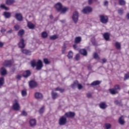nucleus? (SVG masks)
<instances>
[{"label": "nucleus", "mask_w": 129, "mask_h": 129, "mask_svg": "<svg viewBox=\"0 0 129 129\" xmlns=\"http://www.w3.org/2000/svg\"><path fill=\"white\" fill-rule=\"evenodd\" d=\"M31 65L33 68L36 67V69L37 71L41 70L43 66V62L42 60H41V59H39L37 62L36 61V60L33 59L31 61Z\"/></svg>", "instance_id": "1"}, {"label": "nucleus", "mask_w": 129, "mask_h": 129, "mask_svg": "<svg viewBox=\"0 0 129 129\" xmlns=\"http://www.w3.org/2000/svg\"><path fill=\"white\" fill-rule=\"evenodd\" d=\"M120 90V85H115L113 88L109 89V91L111 94L112 95H115V94H117L118 91Z\"/></svg>", "instance_id": "2"}, {"label": "nucleus", "mask_w": 129, "mask_h": 129, "mask_svg": "<svg viewBox=\"0 0 129 129\" xmlns=\"http://www.w3.org/2000/svg\"><path fill=\"white\" fill-rule=\"evenodd\" d=\"M100 21L102 24H107L108 23V17L106 15H101L99 16Z\"/></svg>", "instance_id": "3"}, {"label": "nucleus", "mask_w": 129, "mask_h": 129, "mask_svg": "<svg viewBox=\"0 0 129 129\" xmlns=\"http://www.w3.org/2000/svg\"><path fill=\"white\" fill-rule=\"evenodd\" d=\"M79 18V13L77 11H75L73 13V16L72 17V19L75 23V24H76L77 22H78V19Z\"/></svg>", "instance_id": "4"}, {"label": "nucleus", "mask_w": 129, "mask_h": 129, "mask_svg": "<svg viewBox=\"0 0 129 129\" xmlns=\"http://www.w3.org/2000/svg\"><path fill=\"white\" fill-rule=\"evenodd\" d=\"M58 123L59 125H64L67 123V118L65 116L60 117L59 119Z\"/></svg>", "instance_id": "5"}, {"label": "nucleus", "mask_w": 129, "mask_h": 129, "mask_svg": "<svg viewBox=\"0 0 129 129\" xmlns=\"http://www.w3.org/2000/svg\"><path fill=\"white\" fill-rule=\"evenodd\" d=\"M82 12L83 14H89V13L92 12V8L89 6H87L82 10Z\"/></svg>", "instance_id": "6"}, {"label": "nucleus", "mask_w": 129, "mask_h": 129, "mask_svg": "<svg viewBox=\"0 0 129 129\" xmlns=\"http://www.w3.org/2000/svg\"><path fill=\"white\" fill-rule=\"evenodd\" d=\"M13 109L14 110H20V104H19V102L17 99L15 100V103L13 105Z\"/></svg>", "instance_id": "7"}, {"label": "nucleus", "mask_w": 129, "mask_h": 129, "mask_svg": "<svg viewBox=\"0 0 129 129\" xmlns=\"http://www.w3.org/2000/svg\"><path fill=\"white\" fill-rule=\"evenodd\" d=\"M18 46L21 49H24L26 47V43H25V39L24 38L20 39Z\"/></svg>", "instance_id": "8"}, {"label": "nucleus", "mask_w": 129, "mask_h": 129, "mask_svg": "<svg viewBox=\"0 0 129 129\" xmlns=\"http://www.w3.org/2000/svg\"><path fill=\"white\" fill-rule=\"evenodd\" d=\"M64 116H66V117L72 118L75 116V112L71 111L66 112L64 114Z\"/></svg>", "instance_id": "9"}, {"label": "nucleus", "mask_w": 129, "mask_h": 129, "mask_svg": "<svg viewBox=\"0 0 129 129\" xmlns=\"http://www.w3.org/2000/svg\"><path fill=\"white\" fill-rule=\"evenodd\" d=\"M15 18L19 22H22L23 21V15L21 13H16Z\"/></svg>", "instance_id": "10"}, {"label": "nucleus", "mask_w": 129, "mask_h": 129, "mask_svg": "<svg viewBox=\"0 0 129 129\" xmlns=\"http://www.w3.org/2000/svg\"><path fill=\"white\" fill-rule=\"evenodd\" d=\"M21 52H22L23 54H25V55H27L28 56H31V55H32V51L28 49H22Z\"/></svg>", "instance_id": "11"}, {"label": "nucleus", "mask_w": 129, "mask_h": 129, "mask_svg": "<svg viewBox=\"0 0 129 129\" xmlns=\"http://www.w3.org/2000/svg\"><path fill=\"white\" fill-rule=\"evenodd\" d=\"M29 124L31 127H35L37 124V121L35 119H32L30 120Z\"/></svg>", "instance_id": "12"}, {"label": "nucleus", "mask_w": 129, "mask_h": 129, "mask_svg": "<svg viewBox=\"0 0 129 129\" xmlns=\"http://www.w3.org/2000/svg\"><path fill=\"white\" fill-rule=\"evenodd\" d=\"M22 76L24 78H28V77L31 76V72L29 70H27L23 73Z\"/></svg>", "instance_id": "13"}, {"label": "nucleus", "mask_w": 129, "mask_h": 129, "mask_svg": "<svg viewBox=\"0 0 129 129\" xmlns=\"http://www.w3.org/2000/svg\"><path fill=\"white\" fill-rule=\"evenodd\" d=\"M118 122L121 125H124V123H125V121H124V119L123 118V116H121L118 120Z\"/></svg>", "instance_id": "14"}, {"label": "nucleus", "mask_w": 129, "mask_h": 129, "mask_svg": "<svg viewBox=\"0 0 129 129\" xmlns=\"http://www.w3.org/2000/svg\"><path fill=\"white\" fill-rule=\"evenodd\" d=\"M29 85L30 88H35V87H37V83L34 81H31L29 83Z\"/></svg>", "instance_id": "15"}, {"label": "nucleus", "mask_w": 129, "mask_h": 129, "mask_svg": "<svg viewBox=\"0 0 129 129\" xmlns=\"http://www.w3.org/2000/svg\"><path fill=\"white\" fill-rule=\"evenodd\" d=\"M35 98L36 99H43V94L39 92H36L35 93Z\"/></svg>", "instance_id": "16"}, {"label": "nucleus", "mask_w": 129, "mask_h": 129, "mask_svg": "<svg viewBox=\"0 0 129 129\" xmlns=\"http://www.w3.org/2000/svg\"><path fill=\"white\" fill-rule=\"evenodd\" d=\"M51 97L52 99L55 100L59 97V95L56 92H54L53 90L51 91Z\"/></svg>", "instance_id": "17"}, {"label": "nucleus", "mask_w": 129, "mask_h": 129, "mask_svg": "<svg viewBox=\"0 0 129 129\" xmlns=\"http://www.w3.org/2000/svg\"><path fill=\"white\" fill-rule=\"evenodd\" d=\"M3 65L6 67H10L12 66V60H6Z\"/></svg>", "instance_id": "18"}, {"label": "nucleus", "mask_w": 129, "mask_h": 129, "mask_svg": "<svg viewBox=\"0 0 129 129\" xmlns=\"http://www.w3.org/2000/svg\"><path fill=\"white\" fill-rule=\"evenodd\" d=\"M99 107L101 108V109H105L107 107V105H106L105 102H103L100 103Z\"/></svg>", "instance_id": "19"}, {"label": "nucleus", "mask_w": 129, "mask_h": 129, "mask_svg": "<svg viewBox=\"0 0 129 129\" xmlns=\"http://www.w3.org/2000/svg\"><path fill=\"white\" fill-rule=\"evenodd\" d=\"M62 7L63 6H62V4L61 3H57L55 5V8L58 12H60V11L62 10Z\"/></svg>", "instance_id": "20"}, {"label": "nucleus", "mask_w": 129, "mask_h": 129, "mask_svg": "<svg viewBox=\"0 0 129 129\" xmlns=\"http://www.w3.org/2000/svg\"><path fill=\"white\" fill-rule=\"evenodd\" d=\"M4 16L6 19H10L12 17V13L11 12H5L4 13Z\"/></svg>", "instance_id": "21"}, {"label": "nucleus", "mask_w": 129, "mask_h": 129, "mask_svg": "<svg viewBox=\"0 0 129 129\" xmlns=\"http://www.w3.org/2000/svg\"><path fill=\"white\" fill-rule=\"evenodd\" d=\"M0 72L1 75L4 76V75H7V70L4 67H2L0 70Z\"/></svg>", "instance_id": "22"}, {"label": "nucleus", "mask_w": 129, "mask_h": 129, "mask_svg": "<svg viewBox=\"0 0 129 129\" xmlns=\"http://www.w3.org/2000/svg\"><path fill=\"white\" fill-rule=\"evenodd\" d=\"M80 54L81 55H83V56H87V51L85 49H80L79 51Z\"/></svg>", "instance_id": "23"}, {"label": "nucleus", "mask_w": 129, "mask_h": 129, "mask_svg": "<svg viewBox=\"0 0 129 129\" xmlns=\"http://www.w3.org/2000/svg\"><path fill=\"white\" fill-rule=\"evenodd\" d=\"M101 83V81H95L93 82L91 84V86H96V85H99Z\"/></svg>", "instance_id": "24"}, {"label": "nucleus", "mask_w": 129, "mask_h": 129, "mask_svg": "<svg viewBox=\"0 0 129 129\" xmlns=\"http://www.w3.org/2000/svg\"><path fill=\"white\" fill-rule=\"evenodd\" d=\"M27 27L29 28V29L33 30V29L35 28V25H34V24L32 23L31 22H28L27 23Z\"/></svg>", "instance_id": "25"}, {"label": "nucleus", "mask_w": 129, "mask_h": 129, "mask_svg": "<svg viewBox=\"0 0 129 129\" xmlns=\"http://www.w3.org/2000/svg\"><path fill=\"white\" fill-rule=\"evenodd\" d=\"M15 0H6V4L7 6H12L13 4H15Z\"/></svg>", "instance_id": "26"}, {"label": "nucleus", "mask_w": 129, "mask_h": 129, "mask_svg": "<svg viewBox=\"0 0 129 129\" xmlns=\"http://www.w3.org/2000/svg\"><path fill=\"white\" fill-rule=\"evenodd\" d=\"M81 42V37L79 36L77 37L75 39V44H79Z\"/></svg>", "instance_id": "27"}, {"label": "nucleus", "mask_w": 129, "mask_h": 129, "mask_svg": "<svg viewBox=\"0 0 129 129\" xmlns=\"http://www.w3.org/2000/svg\"><path fill=\"white\" fill-rule=\"evenodd\" d=\"M45 111V106H42L41 108H40L38 112L40 114H43Z\"/></svg>", "instance_id": "28"}, {"label": "nucleus", "mask_w": 129, "mask_h": 129, "mask_svg": "<svg viewBox=\"0 0 129 129\" xmlns=\"http://www.w3.org/2000/svg\"><path fill=\"white\" fill-rule=\"evenodd\" d=\"M103 37L106 41H108V40H109V34H108V33H104Z\"/></svg>", "instance_id": "29"}, {"label": "nucleus", "mask_w": 129, "mask_h": 129, "mask_svg": "<svg viewBox=\"0 0 129 129\" xmlns=\"http://www.w3.org/2000/svg\"><path fill=\"white\" fill-rule=\"evenodd\" d=\"M94 59H96V60H100V57H99V55L97 52H94L93 55Z\"/></svg>", "instance_id": "30"}, {"label": "nucleus", "mask_w": 129, "mask_h": 129, "mask_svg": "<svg viewBox=\"0 0 129 129\" xmlns=\"http://www.w3.org/2000/svg\"><path fill=\"white\" fill-rule=\"evenodd\" d=\"M77 85H78V81H75L74 83L71 85V87L74 89L77 87Z\"/></svg>", "instance_id": "31"}, {"label": "nucleus", "mask_w": 129, "mask_h": 129, "mask_svg": "<svg viewBox=\"0 0 129 129\" xmlns=\"http://www.w3.org/2000/svg\"><path fill=\"white\" fill-rule=\"evenodd\" d=\"M24 34H25V30L23 29L20 30L18 33V36H20L21 38L23 37V35H24Z\"/></svg>", "instance_id": "32"}, {"label": "nucleus", "mask_w": 129, "mask_h": 129, "mask_svg": "<svg viewBox=\"0 0 129 129\" xmlns=\"http://www.w3.org/2000/svg\"><path fill=\"white\" fill-rule=\"evenodd\" d=\"M67 11H68V8L64 7L63 8V7H62L59 12H60V14H65Z\"/></svg>", "instance_id": "33"}, {"label": "nucleus", "mask_w": 129, "mask_h": 129, "mask_svg": "<svg viewBox=\"0 0 129 129\" xmlns=\"http://www.w3.org/2000/svg\"><path fill=\"white\" fill-rule=\"evenodd\" d=\"M41 37L43 39H46L48 37V33L46 31H44L41 33Z\"/></svg>", "instance_id": "34"}, {"label": "nucleus", "mask_w": 129, "mask_h": 129, "mask_svg": "<svg viewBox=\"0 0 129 129\" xmlns=\"http://www.w3.org/2000/svg\"><path fill=\"white\" fill-rule=\"evenodd\" d=\"M114 103L116 104V105H118L119 106H121L122 105V103H121V101H118L117 100H115L114 101Z\"/></svg>", "instance_id": "35"}, {"label": "nucleus", "mask_w": 129, "mask_h": 129, "mask_svg": "<svg viewBox=\"0 0 129 129\" xmlns=\"http://www.w3.org/2000/svg\"><path fill=\"white\" fill-rule=\"evenodd\" d=\"M118 3L120 6H125V4H126L124 0H119Z\"/></svg>", "instance_id": "36"}, {"label": "nucleus", "mask_w": 129, "mask_h": 129, "mask_svg": "<svg viewBox=\"0 0 129 129\" xmlns=\"http://www.w3.org/2000/svg\"><path fill=\"white\" fill-rule=\"evenodd\" d=\"M115 46L116 49H117V50L120 49L121 45H120V43L119 42H116L115 43Z\"/></svg>", "instance_id": "37"}, {"label": "nucleus", "mask_w": 129, "mask_h": 129, "mask_svg": "<svg viewBox=\"0 0 129 129\" xmlns=\"http://www.w3.org/2000/svg\"><path fill=\"white\" fill-rule=\"evenodd\" d=\"M68 57L69 59H72L73 58V52L72 51H69Z\"/></svg>", "instance_id": "38"}, {"label": "nucleus", "mask_w": 129, "mask_h": 129, "mask_svg": "<svg viewBox=\"0 0 129 129\" xmlns=\"http://www.w3.org/2000/svg\"><path fill=\"white\" fill-rule=\"evenodd\" d=\"M64 90H65L64 89H62V88H59V87H57V88L54 89L55 91H60L61 93L62 92H64Z\"/></svg>", "instance_id": "39"}, {"label": "nucleus", "mask_w": 129, "mask_h": 129, "mask_svg": "<svg viewBox=\"0 0 129 129\" xmlns=\"http://www.w3.org/2000/svg\"><path fill=\"white\" fill-rule=\"evenodd\" d=\"M50 40H56V39H58V36L57 35H52L49 37Z\"/></svg>", "instance_id": "40"}, {"label": "nucleus", "mask_w": 129, "mask_h": 129, "mask_svg": "<svg viewBox=\"0 0 129 129\" xmlns=\"http://www.w3.org/2000/svg\"><path fill=\"white\" fill-rule=\"evenodd\" d=\"M66 48H67V46H66V44H64L63 46L62 47V54H65V51H66Z\"/></svg>", "instance_id": "41"}, {"label": "nucleus", "mask_w": 129, "mask_h": 129, "mask_svg": "<svg viewBox=\"0 0 129 129\" xmlns=\"http://www.w3.org/2000/svg\"><path fill=\"white\" fill-rule=\"evenodd\" d=\"M0 8H1V9H4L6 11H9V10H10V8L9 7H7L5 5H1Z\"/></svg>", "instance_id": "42"}, {"label": "nucleus", "mask_w": 129, "mask_h": 129, "mask_svg": "<svg viewBox=\"0 0 129 129\" xmlns=\"http://www.w3.org/2000/svg\"><path fill=\"white\" fill-rule=\"evenodd\" d=\"M4 83H5V78L4 77L0 78V86L4 85Z\"/></svg>", "instance_id": "43"}, {"label": "nucleus", "mask_w": 129, "mask_h": 129, "mask_svg": "<svg viewBox=\"0 0 129 129\" xmlns=\"http://www.w3.org/2000/svg\"><path fill=\"white\" fill-rule=\"evenodd\" d=\"M105 129H110L111 127V124L109 123H105Z\"/></svg>", "instance_id": "44"}, {"label": "nucleus", "mask_w": 129, "mask_h": 129, "mask_svg": "<svg viewBox=\"0 0 129 129\" xmlns=\"http://www.w3.org/2000/svg\"><path fill=\"white\" fill-rule=\"evenodd\" d=\"M118 12V14L119 15H120V16H121V15H122L123 14V9H118L117 10Z\"/></svg>", "instance_id": "45"}, {"label": "nucleus", "mask_w": 129, "mask_h": 129, "mask_svg": "<svg viewBox=\"0 0 129 129\" xmlns=\"http://www.w3.org/2000/svg\"><path fill=\"white\" fill-rule=\"evenodd\" d=\"M43 62L44 63H45V64H46L47 65L50 64V61L47 58H44Z\"/></svg>", "instance_id": "46"}, {"label": "nucleus", "mask_w": 129, "mask_h": 129, "mask_svg": "<svg viewBox=\"0 0 129 129\" xmlns=\"http://www.w3.org/2000/svg\"><path fill=\"white\" fill-rule=\"evenodd\" d=\"M21 94L22 96H27V91L26 90H22L21 91Z\"/></svg>", "instance_id": "47"}, {"label": "nucleus", "mask_w": 129, "mask_h": 129, "mask_svg": "<svg viewBox=\"0 0 129 129\" xmlns=\"http://www.w3.org/2000/svg\"><path fill=\"white\" fill-rule=\"evenodd\" d=\"M14 29L15 31H19L20 30V25H16L14 26Z\"/></svg>", "instance_id": "48"}, {"label": "nucleus", "mask_w": 129, "mask_h": 129, "mask_svg": "<svg viewBox=\"0 0 129 129\" xmlns=\"http://www.w3.org/2000/svg\"><path fill=\"white\" fill-rule=\"evenodd\" d=\"M124 80H126V79H128L129 78V72L127 73L124 75Z\"/></svg>", "instance_id": "49"}, {"label": "nucleus", "mask_w": 129, "mask_h": 129, "mask_svg": "<svg viewBox=\"0 0 129 129\" xmlns=\"http://www.w3.org/2000/svg\"><path fill=\"white\" fill-rule=\"evenodd\" d=\"M21 115H24V116H27L28 113L25 111H22L21 113Z\"/></svg>", "instance_id": "50"}, {"label": "nucleus", "mask_w": 129, "mask_h": 129, "mask_svg": "<svg viewBox=\"0 0 129 129\" xmlns=\"http://www.w3.org/2000/svg\"><path fill=\"white\" fill-rule=\"evenodd\" d=\"M75 59L77 61H78L80 59V55L79 54H77L75 56Z\"/></svg>", "instance_id": "51"}, {"label": "nucleus", "mask_w": 129, "mask_h": 129, "mask_svg": "<svg viewBox=\"0 0 129 129\" xmlns=\"http://www.w3.org/2000/svg\"><path fill=\"white\" fill-rule=\"evenodd\" d=\"M6 31H7V30H6V29L2 27V28H1V33H2V34H5V32Z\"/></svg>", "instance_id": "52"}, {"label": "nucleus", "mask_w": 129, "mask_h": 129, "mask_svg": "<svg viewBox=\"0 0 129 129\" xmlns=\"http://www.w3.org/2000/svg\"><path fill=\"white\" fill-rule=\"evenodd\" d=\"M77 86H78V89H82V88H83V86H82L81 84H79V83H78Z\"/></svg>", "instance_id": "53"}, {"label": "nucleus", "mask_w": 129, "mask_h": 129, "mask_svg": "<svg viewBox=\"0 0 129 129\" xmlns=\"http://www.w3.org/2000/svg\"><path fill=\"white\" fill-rule=\"evenodd\" d=\"M92 96V95H91V93H89L87 94V97H88V98H91Z\"/></svg>", "instance_id": "54"}, {"label": "nucleus", "mask_w": 129, "mask_h": 129, "mask_svg": "<svg viewBox=\"0 0 129 129\" xmlns=\"http://www.w3.org/2000/svg\"><path fill=\"white\" fill-rule=\"evenodd\" d=\"M104 6L105 7H107V6H108V1H105L104 2Z\"/></svg>", "instance_id": "55"}, {"label": "nucleus", "mask_w": 129, "mask_h": 129, "mask_svg": "<svg viewBox=\"0 0 129 129\" xmlns=\"http://www.w3.org/2000/svg\"><path fill=\"white\" fill-rule=\"evenodd\" d=\"M16 78L18 79L19 80H20L21 78H22V75H18L16 76Z\"/></svg>", "instance_id": "56"}, {"label": "nucleus", "mask_w": 129, "mask_h": 129, "mask_svg": "<svg viewBox=\"0 0 129 129\" xmlns=\"http://www.w3.org/2000/svg\"><path fill=\"white\" fill-rule=\"evenodd\" d=\"M93 3V0H89L88 1V4L89 5H92V4Z\"/></svg>", "instance_id": "57"}, {"label": "nucleus", "mask_w": 129, "mask_h": 129, "mask_svg": "<svg viewBox=\"0 0 129 129\" xmlns=\"http://www.w3.org/2000/svg\"><path fill=\"white\" fill-rule=\"evenodd\" d=\"M88 69L89 70H91V69H92V66L90 65V64H89L88 66Z\"/></svg>", "instance_id": "58"}, {"label": "nucleus", "mask_w": 129, "mask_h": 129, "mask_svg": "<svg viewBox=\"0 0 129 129\" xmlns=\"http://www.w3.org/2000/svg\"><path fill=\"white\" fill-rule=\"evenodd\" d=\"M12 33H13V30L12 29H10L7 32V34H12Z\"/></svg>", "instance_id": "59"}, {"label": "nucleus", "mask_w": 129, "mask_h": 129, "mask_svg": "<svg viewBox=\"0 0 129 129\" xmlns=\"http://www.w3.org/2000/svg\"><path fill=\"white\" fill-rule=\"evenodd\" d=\"M102 61H103V63H106V59L105 58H103Z\"/></svg>", "instance_id": "60"}, {"label": "nucleus", "mask_w": 129, "mask_h": 129, "mask_svg": "<svg viewBox=\"0 0 129 129\" xmlns=\"http://www.w3.org/2000/svg\"><path fill=\"white\" fill-rule=\"evenodd\" d=\"M3 46H4V43L3 42H0V48L3 47Z\"/></svg>", "instance_id": "61"}, {"label": "nucleus", "mask_w": 129, "mask_h": 129, "mask_svg": "<svg viewBox=\"0 0 129 129\" xmlns=\"http://www.w3.org/2000/svg\"><path fill=\"white\" fill-rule=\"evenodd\" d=\"M126 18H127V20H129V13L126 14Z\"/></svg>", "instance_id": "62"}, {"label": "nucleus", "mask_w": 129, "mask_h": 129, "mask_svg": "<svg viewBox=\"0 0 129 129\" xmlns=\"http://www.w3.org/2000/svg\"><path fill=\"white\" fill-rule=\"evenodd\" d=\"M73 48H75V49H77V45L74 44V45H73Z\"/></svg>", "instance_id": "63"}, {"label": "nucleus", "mask_w": 129, "mask_h": 129, "mask_svg": "<svg viewBox=\"0 0 129 129\" xmlns=\"http://www.w3.org/2000/svg\"><path fill=\"white\" fill-rule=\"evenodd\" d=\"M49 18L50 19H53V15H50Z\"/></svg>", "instance_id": "64"}]
</instances>
